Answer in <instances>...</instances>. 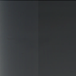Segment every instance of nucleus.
Returning <instances> with one entry per match:
<instances>
[{"mask_svg":"<svg viewBox=\"0 0 76 76\" xmlns=\"http://www.w3.org/2000/svg\"><path fill=\"white\" fill-rule=\"evenodd\" d=\"M18 2V31H19V0Z\"/></svg>","mask_w":76,"mask_h":76,"instance_id":"obj_1","label":"nucleus"},{"mask_svg":"<svg viewBox=\"0 0 76 76\" xmlns=\"http://www.w3.org/2000/svg\"><path fill=\"white\" fill-rule=\"evenodd\" d=\"M20 1H21L20 0L19 1L20 3Z\"/></svg>","mask_w":76,"mask_h":76,"instance_id":"obj_2","label":"nucleus"}]
</instances>
